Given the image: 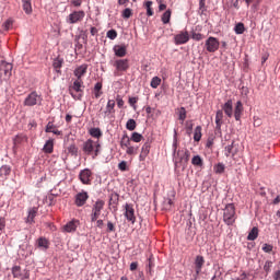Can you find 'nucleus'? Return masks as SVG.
<instances>
[{"label":"nucleus","instance_id":"nucleus-47","mask_svg":"<svg viewBox=\"0 0 280 280\" xmlns=\"http://www.w3.org/2000/svg\"><path fill=\"white\" fill-rule=\"evenodd\" d=\"M152 268H154V259L152 257L149 258V264H148V268H147V272L148 275H150V277H152L153 275V270Z\"/></svg>","mask_w":280,"mask_h":280},{"label":"nucleus","instance_id":"nucleus-31","mask_svg":"<svg viewBox=\"0 0 280 280\" xmlns=\"http://www.w3.org/2000/svg\"><path fill=\"white\" fill-rule=\"evenodd\" d=\"M12 172V168L8 165H2L0 167V178H8Z\"/></svg>","mask_w":280,"mask_h":280},{"label":"nucleus","instance_id":"nucleus-19","mask_svg":"<svg viewBox=\"0 0 280 280\" xmlns=\"http://www.w3.org/2000/svg\"><path fill=\"white\" fill-rule=\"evenodd\" d=\"M78 224H79V222L75 221V220H72V221L68 222L63 226V232L65 233H75V231L78 230Z\"/></svg>","mask_w":280,"mask_h":280},{"label":"nucleus","instance_id":"nucleus-42","mask_svg":"<svg viewBox=\"0 0 280 280\" xmlns=\"http://www.w3.org/2000/svg\"><path fill=\"white\" fill-rule=\"evenodd\" d=\"M224 170H226V166L222 163H218L217 165H214L215 174H224Z\"/></svg>","mask_w":280,"mask_h":280},{"label":"nucleus","instance_id":"nucleus-16","mask_svg":"<svg viewBox=\"0 0 280 280\" xmlns=\"http://www.w3.org/2000/svg\"><path fill=\"white\" fill-rule=\"evenodd\" d=\"M114 67H116V70L118 71H126L127 69H130V63L128 59H117L114 61Z\"/></svg>","mask_w":280,"mask_h":280},{"label":"nucleus","instance_id":"nucleus-14","mask_svg":"<svg viewBox=\"0 0 280 280\" xmlns=\"http://www.w3.org/2000/svg\"><path fill=\"white\" fill-rule=\"evenodd\" d=\"M86 200H89V192L83 190L75 195L74 205L78 207H84L86 205Z\"/></svg>","mask_w":280,"mask_h":280},{"label":"nucleus","instance_id":"nucleus-60","mask_svg":"<svg viewBox=\"0 0 280 280\" xmlns=\"http://www.w3.org/2000/svg\"><path fill=\"white\" fill-rule=\"evenodd\" d=\"M118 108H124V98L121 96L116 97Z\"/></svg>","mask_w":280,"mask_h":280},{"label":"nucleus","instance_id":"nucleus-24","mask_svg":"<svg viewBox=\"0 0 280 280\" xmlns=\"http://www.w3.org/2000/svg\"><path fill=\"white\" fill-rule=\"evenodd\" d=\"M43 152L45 154H52L54 153V139H49L46 141L43 148Z\"/></svg>","mask_w":280,"mask_h":280},{"label":"nucleus","instance_id":"nucleus-18","mask_svg":"<svg viewBox=\"0 0 280 280\" xmlns=\"http://www.w3.org/2000/svg\"><path fill=\"white\" fill-rule=\"evenodd\" d=\"M36 215H38V207L30 208L26 218V224H34V218H36Z\"/></svg>","mask_w":280,"mask_h":280},{"label":"nucleus","instance_id":"nucleus-43","mask_svg":"<svg viewBox=\"0 0 280 280\" xmlns=\"http://www.w3.org/2000/svg\"><path fill=\"white\" fill-rule=\"evenodd\" d=\"M191 163L197 167H202V158H200V155H195L191 160Z\"/></svg>","mask_w":280,"mask_h":280},{"label":"nucleus","instance_id":"nucleus-6","mask_svg":"<svg viewBox=\"0 0 280 280\" xmlns=\"http://www.w3.org/2000/svg\"><path fill=\"white\" fill-rule=\"evenodd\" d=\"M106 206V202L102 199H97L95 203L92 206V213L90 215L91 222H96V220H100V217L102 215V211H104V207Z\"/></svg>","mask_w":280,"mask_h":280},{"label":"nucleus","instance_id":"nucleus-25","mask_svg":"<svg viewBox=\"0 0 280 280\" xmlns=\"http://www.w3.org/2000/svg\"><path fill=\"white\" fill-rule=\"evenodd\" d=\"M202 266H205V257L197 256L195 260V267L197 275H200V271L202 270Z\"/></svg>","mask_w":280,"mask_h":280},{"label":"nucleus","instance_id":"nucleus-44","mask_svg":"<svg viewBox=\"0 0 280 280\" xmlns=\"http://www.w3.org/2000/svg\"><path fill=\"white\" fill-rule=\"evenodd\" d=\"M22 141H27V137H25L24 135H18V136L13 139L14 145L21 144Z\"/></svg>","mask_w":280,"mask_h":280},{"label":"nucleus","instance_id":"nucleus-45","mask_svg":"<svg viewBox=\"0 0 280 280\" xmlns=\"http://www.w3.org/2000/svg\"><path fill=\"white\" fill-rule=\"evenodd\" d=\"M144 7H145V9H147V14H148V16H154V11H152V1H147L145 3H144Z\"/></svg>","mask_w":280,"mask_h":280},{"label":"nucleus","instance_id":"nucleus-7","mask_svg":"<svg viewBox=\"0 0 280 280\" xmlns=\"http://www.w3.org/2000/svg\"><path fill=\"white\" fill-rule=\"evenodd\" d=\"M43 104V96L36 91L31 92L24 100V106H40Z\"/></svg>","mask_w":280,"mask_h":280},{"label":"nucleus","instance_id":"nucleus-2","mask_svg":"<svg viewBox=\"0 0 280 280\" xmlns=\"http://www.w3.org/2000/svg\"><path fill=\"white\" fill-rule=\"evenodd\" d=\"M173 162L175 170H180V167L182 170H185V167H187V163H189V150H177V152L173 154Z\"/></svg>","mask_w":280,"mask_h":280},{"label":"nucleus","instance_id":"nucleus-11","mask_svg":"<svg viewBox=\"0 0 280 280\" xmlns=\"http://www.w3.org/2000/svg\"><path fill=\"white\" fill-rule=\"evenodd\" d=\"M79 179L83 185H91V180H93V172L89 168L82 170L79 174Z\"/></svg>","mask_w":280,"mask_h":280},{"label":"nucleus","instance_id":"nucleus-46","mask_svg":"<svg viewBox=\"0 0 280 280\" xmlns=\"http://www.w3.org/2000/svg\"><path fill=\"white\" fill-rule=\"evenodd\" d=\"M126 128L127 130H130V131L135 130L137 128V121H135V119L132 118L129 119L126 124Z\"/></svg>","mask_w":280,"mask_h":280},{"label":"nucleus","instance_id":"nucleus-37","mask_svg":"<svg viewBox=\"0 0 280 280\" xmlns=\"http://www.w3.org/2000/svg\"><path fill=\"white\" fill-rule=\"evenodd\" d=\"M89 133L91 135V137H93L94 139H100L102 137V129L100 128H91Z\"/></svg>","mask_w":280,"mask_h":280},{"label":"nucleus","instance_id":"nucleus-38","mask_svg":"<svg viewBox=\"0 0 280 280\" xmlns=\"http://www.w3.org/2000/svg\"><path fill=\"white\" fill-rule=\"evenodd\" d=\"M109 205H115L114 208L117 209V205H119V194L114 192L110 195Z\"/></svg>","mask_w":280,"mask_h":280},{"label":"nucleus","instance_id":"nucleus-20","mask_svg":"<svg viewBox=\"0 0 280 280\" xmlns=\"http://www.w3.org/2000/svg\"><path fill=\"white\" fill-rule=\"evenodd\" d=\"M242 113H244V105L242 104V101H238L234 108V117L236 121L242 119Z\"/></svg>","mask_w":280,"mask_h":280},{"label":"nucleus","instance_id":"nucleus-55","mask_svg":"<svg viewBox=\"0 0 280 280\" xmlns=\"http://www.w3.org/2000/svg\"><path fill=\"white\" fill-rule=\"evenodd\" d=\"M233 143L234 142L225 147V156H231V154H233Z\"/></svg>","mask_w":280,"mask_h":280},{"label":"nucleus","instance_id":"nucleus-28","mask_svg":"<svg viewBox=\"0 0 280 280\" xmlns=\"http://www.w3.org/2000/svg\"><path fill=\"white\" fill-rule=\"evenodd\" d=\"M37 246L38 248H42V250H47L49 248V240L46 237H39L37 240Z\"/></svg>","mask_w":280,"mask_h":280},{"label":"nucleus","instance_id":"nucleus-56","mask_svg":"<svg viewBox=\"0 0 280 280\" xmlns=\"http://www.w3.org/2000/svg\"><path fill=\"white\" fill-rule=\"evenodd\" d=\"M191 38L192 40H202V38H205V35L200 33H192Z\"/></svg>","mask_w":280,"mask_h":280},{"label":"nucleus","instance_id":"nucleus-50","mask_svg":"<svg viewBox=\"0 0 280 280\" xmlns=\"http://www.w3.org/2000/svg\"><path fill=\"white\" fill-rule=\"evenodd\" d=\"M132 16V9L127 8L122 11V19H130Z\"/></svg>","mask_w":280,"mask_h":280},{"label":"nucleus","instance_id":"nucleus-59","mask_svg":"<svg viewBox=\"0 0 280 280\" xmlns=\"http://www.w3.org/2000/svg\"><path fill=\"white\" fill-rule=\"evenodd\" d=\"M107 232L108 233L115 232V224H113V222L110 221L107 222Z\"/></svg>","mask_w":280,"mask_h":280},{"label":"nucleus","instance_id":"nucleus-35","mask_svg":"<svg viewBox=\"0 0 280 280\" xmlns=\"http://www.w3.org/2000/svg\"><path fill=\"white\" fill-rule=\"evenodd\" d=\"M25 14L32 13V0H22Z\"/></svg>","mask_w":280,"mask_h":280},{"label":"nucleus","instance_id":"nucleus-41","mask_svg":"<svg viewBox=\"0 0 280 280\" xmlns=\"http://www.w3.org/2000/svg\"><path fill=\"white\" fill-rule=\"evenodd\" d=\"M135 143H141L143 141V135L139 132H133L130 138Z\"/></svg>","mask_w":280,"mask_h":280},{"label":"nucleus","instance_id":"nucleus-21","mask_svg":"<svg viewBox=\"0 0 280 280\" xmlns=\"http://www.w3.org/2000/svg\"><path fill=\"white\" fill-rule=\"evenodd\" d=\"M222 119H224V113L222 109H219L215 114V130H218V132L222 130Z\"/></svg>","mask_w":280,"mask_h":280},{"label":"nucleus","instance_id":"nucleus-51","mask_svg":"<svg viewBox=\"0 0 280 280\" xmlns=\"http://www.w3.org/2000/svg\"><path fill=\"white\" fill-rule=\"evenodd\" d=\"M272 268V260H267L264 265V270L268 275Z\"/></svg>","mask_w":280,"mask_h":280},{"label":"nucleus","instance_id":"nucleus-49","mask_svg":"<svg viewBox=\"0 0 280 280\" xmlns=\"http://www.w3.org/2000/svg\"><path fill=\"white\" fill-rule=\"evenodd\" d=\"M129 105L133 108V110H137V103L139 102L138 97H129Z\"/></svg>","mask_w":280,"mask_h":280},{"label":"nucleus","instance_id":"nucleus-4","mask_svg":"<svg viewBox=\"0 0 280 280\" xmlns=\"http://www.w3.org/2000/svg\"><path fill=\"white\" fill-rule=\"evenodd\" d=\"M235 220H237V215L235 213V205L228 203L223 209V222L228 226H233L235 224Z\"/></svg>","mask_w":280,"mask_h":280},{"label":"nucleus","instance_id":"nucleus-30","mask_svg":"<svg viewBox=\"0 0 280 280\" xmlns=\"http://www.w3.org/2000/svg\"><path fill=\"white\" fill-rule=\"evenodd\" d=\"M105 115H115V100L107 102Z\"/></svg>","mask_w":280,"mask_h":280},{"label":"nucleus","instance_id":"nucleus-39","mask_svg":"<svg viewBox=\"0 0 280 280\" xmlns=\"http://www.w3.org/2000/svg\"><path fill=\"white\" fill-rule=\"evenodd\" d=\"M12 275L14 279H23V273H21V267L19 266H14L12 268Z\"/></svg>","mask_w":280,"mask_h":280},{"label":"nucleus","instance_id":"nucleus-33","mask_svg":"<svg viewBox=\"0 0 280 280\" xmlns=\"http://www.w3.org/2000/svg\"><path fill=\"white\" fill-rule=\"evenodd\" d=\"M177 115H178L179 121H182V124H184L185 119H187V109H185V107L178 108Z\"/></svg>","mask_w":280,"mask_h":280},{"label":"nucleus","instance_id":"nucleus-36","mask_svg":"<svg viewBox=\"0 0 280 280\" xmlns=\"http://www.w3.org/2000/svg\"><path fill=\"white\" fill-rule=\"evenodd\" d=\"M202 139V127L197 126L195 128V133H194V141H200Z\"/></svg>","mask_w":280,"mask_h":280},{"label":"nucleus","instance_id":"nucleus-53","mask_svg":"<svg viewBox=\"0 0 280 280\" xmlns=\"http://www.w3.org/2000/svg\"><path fill=\"white\" fill-rule=\"evenodd\" d=\"M118 170H120V172H126L128 171V162L122 161L118 164Z\"/></svg>","mask_w":280,"mask_h":280},{"label":"nucleus","instance_id":"nucleus-64","mask_svg":"<svg viewBox=\"0 0 280 280\" xmlns=\"http://www.w3.org/2000/svg\"><path fill=\"white\" fill-rule=\"evenodd\" d=\"M273 279H275V280H280V270H277V271L273 273Z\"/></svg>","mask_w":280,"mask_h":280},{"label":"nucleus","instance_id":"nucleus-40","mask_svg":"<svg viewBox=\"0 0 280 280\" xmlns=\"http://www.w3.org/2000/svg\"><path fill=\"white\" fill-rule=\"evenodd\" d=\"M235 34H244L246 32V27L244 26V23L240 22L234 27Z\"/></svg>","mask_w":280,"mask_h":280},{"label":"nucleus","instance_id":"nucleus-3","mask_svg":"<svg viewBox=\"0 0 280 280\" xmlns=\"http://www.w3.org/2000/svg\"><path fill=\"white\" fill-rule=\"evenodd\" d=\"M101 149L102 144H100V141H94L92 139H88L85 142H83L82 147L84 154L92 156V159H97V156H100Z\"/></svg>","mask_w":280,"mask_h":280},{"label":"nucleus","instance_id":"nucleus-52","mask_svg":"<svg viewBox=\"0 0 280 280\" xmlns=\"http://www.w3.org/2000/svg\"><path fill=\"white\" fill-rule=\"evenodd\" d=\"M107 38H109L110 40H115V38H117V31L115 30H109L107 32Z\"/></svg>","mask_w":280,"mask_h":280},{"label":"nucleus","instance_id":"nucleus-57","mask_svg":"<svg viewBox=\"0 0 280 280\" xmlns=\"http://www.w3.org/2000/svg\"><path fill=\"white\" fill-rule=\"evenodd\" d=\"M272 245H270V244H267V243H265L264 245H262V250H264V253H272Z\"/></svg>","mask_w":280,"mask_h":280},{"label":"nucleus","instance_id":"nucleus-32","mask_svg":"<svg viewBox=\"0 0 280 280\" xmlns=\"http://www.w3.org/2000/svg\"><path fill=\"white\" fill-rule=\"evenodd\" d=\"M172 20V11L168 9L166 10L161 18V21L164 25H167V23H170V21Z\"/></svg>","mask_w":280,"mask_h":280},{"label":"nucleus","instance_id":"nucleus-61","mask_svg":"<svg viewBox=\"0 0 280 280\" xmlns=\"http://www.w3.org/2000/svg\"><path fill=\"white\" fill-rule=\"evenodd\" d=\"M139 268V262L133 261L130 264L129 269L131 270V272H135V270H137Z\"/></svg>","mask_w":280,"mask_h":280},{"label":"nucleus","instance_id":"nucleus-58","mask_svg":"<svg viewBox=\"0 0 280 280\" xmlns=\"http://www.w3.org/2000/svg\"><path fill=\"white\" fill-rule=\"evenodd\" d=\"M159 3V10L160 12H163V10H167V4L163 3V0H156Z\"/></svg>","mask_w":280,"mask_h":280},{"label":"nucleus","instance_id":"nucleus-34","mask_svg":"<svg viewBox=\"0 0 280 280\" xmlns=\"http://www.w3.org/2000/svg\"><path fill=\"white\" fill-rule=\"evenodd\" d=\"M103 92H102V82H97L94 86V97L96 100H100L102 97Z\"/></svg>","mask_w":280,"mask_h":280},{"label":"nucleus","instance_id":"nucleus-54","mask_svg":"<svg viewBox=\"0 0 280 280\" xmlns=\"http://www.w3.org/2000/svg\"><path fill=\"white\" fill-rule=\"evenodd\" d=\"M186 130L188 135H191V130H194V121L191 120L186 121Z\"/></svg>","mask_w":280,"mask_h":280},{"label":"nucleus","instance_id":"nucleus-15","mask_svg":"<svg viewBox=\"0 0 280 280\" xmlns=\"http://www.w3.org/2000/svg\"><path fill=\"white\" fill-rule=\"evenodd\" d=\"M175 45H186L189 43V33L187 31L180 32L179 34L174 36Z\"/></svg>","mask_w":280,"mask_h":280},{"label":"nucleus","instance_id":"nucleus-26","mask_svg":"<svg viewBox=\"0 0 280 280\" xmlns=\"http://www.w3.org/2000/svg\"><path fill=\"white\" fill-rule=\"evenodd\" d=\"M45 132H52V135H57V136L62 135V131L56 129V125H54V122H51V121H49L46 125Z\"/></svg>","mask_w":280,"mask_h":280},{"label":"nucleus","instance_id":"nucleus-9","mask_svg":"<svg viewBox=\"0 0 280 280\" xmlns=\"http://www.w3.org/2000/svg\"><path fill=\"white\" fill-rule=\"evenodd\" d=\"M85 16L86 13L84 11H73L68 15L67 22L70 23V25H74L75 23H81V21H84Z\"/></svg>","mask_w":280,"mask_h":280},{"label":"nucleus","instance_id":"nucleus-5","mask_svg":"<svg viewBox=\"0 0 280 280\" xmlns=\"http://www.w3.org/2000/svg\"><path fill=\"white\" fill-rule=\"evenodd\" d=\"M131 141V138L128 137L127 133H125L120 140V148L122 150H126V154H128L129 156L137 154V150H139V148L132 145Z\"/></svg>","mask_w":280,"mask_h":280},{"label":"nucleus","instance_id":"nucleus-17","mask_svg":"<svg viewBox=\"0 0 280 280\" xmlns=\"http://www.w3.org/2000/svg\"><path fill=\"white\" fill-rule=\"evenodd\" d=\"M114 54L118 58H124L128 54V47L126 45H116L114 46Z\"/></svg>","mask_w":280,"mask_h":280},{"label":"nucleus","instance_id":"nucleus-12","mask_svg":"<svg viewBox=\"0 0 280 280\" xmlns=\"http://www.w3.org/2000/svg\"><path fill=\"white\" fill-rule=\"evenodd\" d=\"M78 151H79V149H78V145H75V143L69 144V145L65 149V151H63V154H62L63 161H67V160L69 159V154H70L71 156L78 158Z\"/></svg>","mask_w":280,"mask_h":280},{"label":"nucleus","instance_id":"nucleus-23","mask_svg":"<svg viewBox=\"0 0 280 280\" xmlns=\"http://www.w3.org/2000/svg\"><path fill=\"white\" fill-rule=\"evenodd\" d=\"M150 142H145L141 148L140 161H145L148 154H150Z\"/></svg>","mask_w":280,"mask_h":280},{"label":"nucleus","instance_id":"nucleus-8","mask_svg":"<svg viewBox=\"0 0 280 280\" xmlns=\"http://www.w3.org/2000/svg\"><path fill=\"white\" fill-rule=\"evenodd\" d=\"M12 75V63L7 61L0 62V80H8Z\"/></svg>","mask_w":280,"mask_h":280},{"label":"nucleus","instance_id":"nucleus-13","mask_svg":"<svg viewBox=\"0 0 280 280\" xmlns=\"http://www.w3.org/2000/svg\"><path fill=\"white\" fill-rule=\"evenodd\" d=\"M125 218H127L128 222L135 224L137 222V217H135V208L131 203L125 205Z\"/></svg>","mask_w":280,"mask_h":280},{"label":"nucleus","instance_id":"nucleus-29","mask_svg":"<svg viewBox=\"0 0 280 280\" xmlns=\"http://www.w3.org/2000/svg\"><path fill=\"white\" fill-rule=\"evenodd\" d=\"M65 63V59L57 57L54 62L52 67L56 69L57 73H61L60 69H62V65Z\"/></svg>","mask_w":280,"mask_h":280},{"label":"nucleus","instance_id":"nucleus-1","mask_svg":"<svg viewBox=\"0 0 280 280\" xmlns=\"http://www.w3.org/2000/svg\"><path fill=\"white\" fill-rule=\"evenodd\" d=\"M86 71H89V65L86 63L77 67L73 71V75H75L77 79L69 88V93L73 100H82V95H84V81L82 78L86 75Z\"/></svg>","mask_w":280,"mask_h":280},{"label":"nucleus","instance_id":"nucleus-62","mask_svg":"<svg viewBox=\"0 0 280 280\" xmlns=\"http://www.w3.org/2000/svg\"><path fill=\"white\" fill-rule=\"evenodd\" d=\"M5 229V218L0 217V231H3Z\"/></svg>","mask_w":280,"mask_h":280},{"label":"nucleus","instance_id":"nucleus-22","mask_svg":"<svg viewBox=\"0 0 280 280\" xmlns=\"http://www.w3.org/2000/svg\"><path fill=\"white\" fill-rule=\"evenodd\" d=\"M222 110L228 117H233V101L229 100L225 104L222 105Z\"/></svg>","mask_w":280,"mask_h":280},{"label":"nucleus","instance_id":"nucleus-10","mask_svg":"<svg viewBox=\"0 0 280 280\" xmlns=\"http://www.w3.org/2000/svg\"><path fill=\"white\" fill-rule=\"evenodd\" d=\"M205 47L209 54H215V51L220 49V40H218L215 37H209L206 40Z\"/></svg>","mask_w":280,"mask_h":280},{"label":"nucleus","instance_id":"nucleus-48","mask_svg":"<svg viewBox=\"0 0 280 280\" xmlns=\"http://www.w3.org/2000/svg\"><path fill=\"white\" fill-rule=\"evenodd\" d=\"M160 85H161V78L154 77V78L151 80V88H152V89H159Z\"/></svg>","mask_w":280,"mask_h":280},{"label":"nucleus","instance_id":"nucleus-27","mask_svg":"<svg viewBox=\"0 0 280 280\" xmlns=\"http://www.w3.org/2000/svg\"><path fill=\"white\" fill-rule=\"evenodd\" d=\"M259 237V229L257 226H254L250 232L247 235L248 242H255Z\"/></svg>","mask_w":280,"mask_h":280},{"label":"nucleus","instance_id":"nucleus-63","mask_svg":"<svg viewBox=\"0 0 280 280\" xmlns=\"http://www.w3.org/2000/svg\"><path fill=\"white\" fill-rule=\"evenodd\" d=\"M246 272H243L242 275H241V277H238V278H233L232 280H246Z\"/></svg>","mask_w":280,"mask_h":280}]
</instances>
